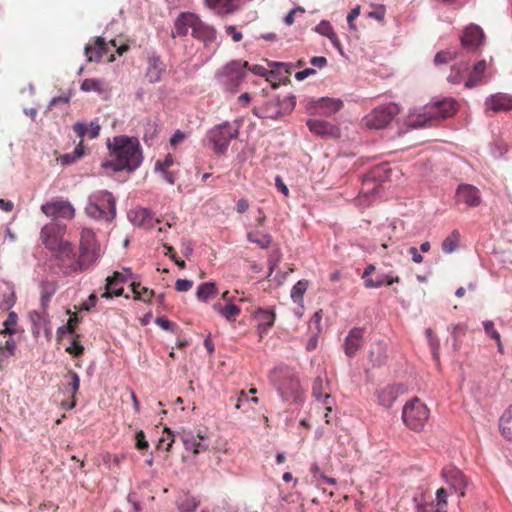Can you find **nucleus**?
<instances>
[{"instance_id": "0e129e2a", "label": "nucleus", "mask_w": 512, "mask_h": 512, "mask_svg": "<svg viewBox=\"0 0 512 512\" xmlns=\"http://www.w3.org/2000/svg\"><path fill=\"white\" fill-rule=\"evenodd\" d=\"M193 286V282L187 279H178L175 283V289L178 292H186L190 290Z\"/></svg>"}, {"instance_id": "7ed1b4c3", "label": "nucleus", "mask_w": 512, "mask_h": 512, "mask_svg": "<svg viewBox=\"0 0 512 512\" xmlns=\"http://www.w3.org/2000/svg\"><path fill=\"white\" fill-rule=\"evenodd\" d=\"M270 378L284 401L299 403L303 400V389L292 370L287 367H278L271 372Z\"/></svg>"}, {"instance_id": "a211bd4d", "label": "nucleus", "mask_w": 512, "mask_h": 512, "mask_svg": "<svg viewBox=\"0 0 512 512\" xmlns=\"http://www.w3.org/2000/svg\"><path fill=\"white\" fill-rule=\"evenodd\" d=\"M328 384L321 377H317L312 386V395L320 403L325 406L326 411L331 412L333 406V398L327 391Z\"/></svg>"}, {"instance_id": "774afa93", "label": "nucleus", "mask_w": 512, "mask_h": 512, "mask_svg": "<svg viewBox=\"0 0 512 512\" xmlns=\"http://www.w3.org/2000/svg\"><path fill=\"white\" fill-rule=\"evenodd\" d=\"M173 164V159L170 155H168L163 162L156 163V169L159 171L168 170V168Z\"/></svg>"}, {"instance_id": "4d7b16f0", "label": "nucleus", "mask_w": 512, "mask_h": 512, "mask_svg": "<svg viewBox=\"0 0 512 512\" xmlns=\"http://www.w3.org/2000/svg\"><path fill=\"white\" fill-rule=\"evenodd\" d=\"M17 320H18L17 314L15 312H10L8 314L7 319L3 323L4 328L2 330L5 332H10V333L14 334L15 333L14 327L17 324Z\"/></svg>"}, {"instance_id": "e433bc0d", "label": "nucleus", "mask_w": 512, "mask_h": 512, "mask_svg": "<svg viewBox=\"0 0 512 512\" xmlns=\"http://www.w3.org/2000/svg\"><path fill=\"white\" fill-rule=\"evenodd\" d=\"M416 398L408 401L403 407L402 419L408 428L411 430L416 429V412H415Z\"/></svg>"}, {"instance_id": "412c9836", "label": "nucleus", "mask_w": 512, "mask_h": 512, "mask_svg": "<svg viewBox=\"0 0 512 512\" xmlns=\"http://www.w3.org/2000/svg\"><path fill=\"white\" fill-rule=\"evenodd\" d=\"M191 34L195 39L202 41L205 46H209L216 41V30L212 26L205 24L199 18Z\"/></svg>"}, {"instance_id": "423d86ee", "label": "nucleus", "mask_w": 512, "mask_h": 512, "mask_svg": "<svg viewBox=\"0 0 512 512\" xmlns=\"http://www.w3.org/2000/svg\"><path fill=\"white\" fill-rule=\"evenodd\" d=\"M52 252L64 274L83 271L88 267L81 255L76 257L74 247L69 241L63 243L59 248L52 250Z\"/></svg>"}, {"instance_id": "b1692460", "label": "nucleus", "mask_w": 512, "mask_h": 512, "mask_svg": "<svg viewBox=\"0 0 512 512\" xmlns=\"http://www.w3.org/2000/svg\"><path fill=\"white\" fill-rule=\"evenodd\" d=\"M306 124L309 130L317 135L336 137L339 134L338 129L334 125L324 120L310 119Z\"/></svg>"}, {"instance_id": "9d476101", "label": "nucleus", "mask_w": 512, "mask_h": 512, "mask_svg": "<svg viewBox=\"0 0 512 512\" xmlns=\"http://www.w3.org/2000/svg\"><path fill=\"white\" fill-rule=\"evenodd\" d=\"M41 211L47 217L72 219L75 216V209L68 200L57 199L41 205Z\"/></svg>"}, {"instance_id": "f257e3e1", "label": "nucleus", "mask_w": 512, "mask_h": 512, "mask_svg": "<svg viewBox=\"0 0 512 512\" xmlns=\"http://www.w3.org/2000/svg\"><path fill=\"white\" fill-rule=\"evenodd\" d=\"M111 160L104 164L114 171H134L142 162L140 144L136 138L116 136L108 142Z\"/></svg>"}, {"instance_id": "dca6fc26", "label": "nucleus", "mask_w": 512, "mask_h": 512, "mask_svg": "<svg viewBox=\"0 0 512 512\" xmlns=\"http://www.w3.org/2000/svg\"><path fill=\"white\" fill-rule=\"evenodd\" d=\"M483 41V30L478 25L474 24L469 25L461 37V44L463 48L469 51H476L482 45Z\"/></svg>"}, {"instance_id": "338daca9", "label": "nucleus", "mask_w": 512, "mask_h": 512, "mask_svg": "<svg viewBox=\"0 0 512 512\" xmlns=\"http://www.w3.org/2000/svg\"><path fill=\"white\" fill-rule=\"evenodd\" d=\"M430 417V410L425 404H420L418 402V423L421 420H428Z\"/></svg>"}, {"instance_id": "f704fd0d", "label": "nucleus", "mask_w": 512, "mask_h": 512, "mask_svg": "<svg viewBox=\"0 0 512 512\" xmlns=\"http://www.w3.org/2000/svg\"><path fill=\"white\" fill-rule=\"evenodd\" d=\"M280 98L270 99L265 103V105L260 108V113L257 114L262 118L269 119H278L281 117V112L279 110Z\"/></svg>"}, {"instance_id": "5701e85b", "label": "nucleus", "mask_w": 512, "mask_h": 512, "mask_svg": "<svg viewBox=\"0 0 512 512\" xmlns=\"http://www.w3.org/2000/svg\"><path fill=\"white\" fill-rule=\"evenodd\" d=\"M197 19L198 16L193 13H181L175 21V32H173V37L186 36L190 29L192 32Z\"/></svg>"}, {"instance_id": "f8f14e48", "label": "nucleus", "mask_w": 512, "mask_h": 512, "mask_svg": "<svg viewBox=\"0 0 512 512\" xmlns=\"http://www.w3.org/2000/svg\"><path fill=\"white\" fill-rule=\"evenodd\" d=\"M80 255L89 266L97 258L95 234L91 229L84 228L80 235Z\"/></svg>"}, {"instance_id": "6e6552de", "label": "nucleus", "mask_w": 512, "mask_h": 512, "mask_svg": "<svg viewBox=\"0 0 512 512\" xmlns=\"http://www.w3.org/2000/svg\"><path fill=\"white\" fill-rule=\"evenodd\" d=\"M398 113L399 107L395 103L380 105L367 114L362 119V123L369 129H383Z\"/></svg>"}, {"instance_id": "a19ab883", "label": "nucleus", "mask_w": 512, "mask_h": 512, "mask_svg": "<svg viewBox=\"0 0 512 512\" xmlns=\"http://www.w3.org/2000/svg\"><path fill=\"white\" fill-rule=\"evenodd\" d=\"M131 288H132L135 300L149 302L155 295L153 290L146 288V287H142L140 283L133 282L131 284Z\"/></svg>"}, {"instance_id": "1a4fd4ad", "label": "nucleus", "mask_w": 512, "mask_h": 512, "mask_svg": "<svg viewBox=\"0 0 512 512\" xmlns=\"http://www.w3.org/2000/svg\"><path fill=\"white\" fill-rule=\"evenodd\" d=\"M66 231V226L60 225L57 222H50L44 225L40 231V239L43 245L50 251L59 248L66 241L63 236Z\"/></svg>"}, {"instance_id": "79ce46f5", "label": "nucleus", "mask_w": 512, "mask_h": 512, "mask_svg": "<svg viewBox=\"0 0 512 512\" xmlns=\"http://www.w3.org/2000/svg\"><path fill=\"white\" fill-rule=\"evenodd\" d=\"M66 377L70 379V381L68 382V387H69V389H70V391L72 393V401L67 406V408L68 409H72L76 405L75 395L78 392L79 387H80V378H79L78 374L76 372L72 371V370H70L67 373Z\"/></svg>"}, {"instance_id": "9b49d317", "label": "nucleus", "mask_w": 512, "mask_h": 512, "mask_svg": "<svg viewBox=\"0 0 512 512\" xmlns=\"http://www.w3.org/2000/svg\"><path fill=\"white\" fill-rule=\"evenodd\" d=\"M362 279L366 288H379L383 285H392L395 282H399L398 277L376 271V267L372 264L365 268Z\"/></svg>"}, {"instance_id": "7c9ffc66", "label": "nucleus", "mask_w": 512, "mask_h": 512, "mask_svg": "<svg viewBox=\"0 0 512 512\" xmlns=\"http://www.w3.org/2000/svg\"><path fill=\"white\" fill-rule=\"evenodd\" d=\"M73 131L81 139L80 142L82 143L85 136H88L90 139L96 138L99 135L100 126L93 122H91L89 126L84 123L77 122L73 125Z\"/></svg>"}, {"instance_id": "052dcab7", "label": "nucleus", "mask_w": 512, "mask_h": 512, "mask_svg": "<svg viewBox=\"0 0 512 512\" xmlns=\"http://www.w3.org/2000/svg\"><path fill=\"white\" fill-rule=\"evenodd\" d=\"M135 448L137 450H147L149 447L148 441L146 440L145 434L142 430L136 432L135 435Z\"/></svg>"}, {"instance_id": "ea45409f", "label": "nucleus", "mask_w": 512, "mask_h": 512, "mask_svg": "<svg viewBox=\"0 0 512 512\" xmlns=\"http://www.w3.org/2000/svg\"><path fill=\"white\" fill-rule=\"evenodd\" d=\"M217 294V287L214 282H205L198 286L196 296L198 300L207 302Z\"/></svg>"}, {"instance_id": "c03bdc74", "label": "nucleus", "mask_w": 512, "mask_h": 512, "mask_svg": "<svg viewBox=\"0 0 512 512\" xmlns=\"http://www.w3.org/2000/svg\"><path fill=\"white\" fill-rule=\"evenodd\" d=\"M84 155V147L81 145V142L75 147L72 153H67L61 155L58 160L62 165H69L75 162L77 159L81 158Z\"/></svg>"}, {"instance_id": "e2e57ef3", "label": "nucleus", "mask_w": 512, "mask_h": 512, "mask_svg": "<svg viewBox=\"0 0 512 512\" xmlns=\"http://www.w3.org/2000/svg\"><path fill=\"white\" fill-rule=\"evenodd\" d=\"M155 322L159 327L167 331L173 332L177 328V325L166 317H158Z\"/></svg>"}, {"instance_id": "09e8293b", "label": "nucleus", "mask_w": 512, "mask_h": 512, "mask_svg": "<svg viewBox=\"0 0 512 512\" xmlns=\"http://www.w3.org/2000/svg\"><path fill=\"white\" fill-rule=\"evenodd\" d=\"M79 322H80V318L78 317V315L76 313L72 314L70 316L68 322L65 325L58 328L57 334L62 335L64 333H69L72 335H76L75 328L79 324Z\"/></svg>"}, {"instance_id": "ddd939ff", "label": "nucleus", "mask_w": 512, "mask_h": 512, "mask_svg": "<svg viewBox=\"0 0 512 512\" xmlns=\"http://www.w3.org/2000/svg\"><path fill=\"white\" fill-rule=\"evenodd\" d=\"M109 45L117 47L116 40L111 39L109 43L103 37H95L93 43L85 46V55L88 61L99 62L109 51Z\"/></svg>"}, {"instance_id": "393cba45", "label": "nucleus", "mask_w": 512, "mask_h": 512, "mask_svg": "<svg viewBox=\"0 0 512 512\" xmlns=\"http://www.w3.org/2000/svg\"><path fill=\"white\" fill-rule=\"evenodd\" d=\"M254 319L257 322V328L260 334L266 333L275 322V313L270 310L259 308L254 312Z\"/></svg>"}, {"instance_id": "4be33fe9", "label": "nucleus", "mask_w": 512, "mask_h": 512, "mask_svg": "<svg viewBox=\"0 0 512 512\" xmlns=\"http://www.w3.org/2000/svg\"><path fill=\"white\" fill-rule=\"evenodd\" d=\"M363 329L353 328L348 333L344 341V351L348 357H353L362 346L363 343Z\"/></svg>"}, {"instance_id": "4c0bfd02", "label": "nucleus", "mask_w": 512, "mask_h": 512, "mask_svg": "<svg viewBox=\"0 0 512 512\" xmlns=\"http://www.w3.org/2000/svg\"><path fill=\"white\" fill-rule=\"evenodd\" d=\"M247 240L251 243H255L262 249H267L272 243V236L268 233H262L259 230H254L247 233Z\"/></svg>"}, {"instance_id": "864d4df0", "label": "nucleus", "mask_w": 512, "mask_h": 512, "mask_svg": "<svg viewBox=\"0 0 512 512\" xmlns=\"http://www.w3.org/2000/svg\"><path fill=\"white\" fill-rule=\"evenodd\" d=\"M483 327H484L485 333L488 336H490L492 339L497 341L499 350L501 351L502 347H501L500 334L495 329L493 321H491V320L484 321L483 322Z\"/></svg>"}, {"instance_id": "39448f33", "label": "nucleus", "mask_w": 512, "mask_h": 512, "mask_svg": "<svg viewBox=\"0 0 512 512\" xmlns=\"http://www.w3.org/2000/svg\"><path fill=\"white\" fill-rule=\"evenodd\" d=\"M85 211L91 218L112 220L116 215V204L112 193L108 191L93 193L89 197Z\"/></svg>"}, {"instance_id": "f3484780", "label": "nucleus", "mask_w": 512, "mask_h": 512, "mask_svg": "<svg viewBox=\"0 0 512 512\" xmlns=\"http://www.w3.org/2000/svg\"><path fill=\"white\" fill-rule=\"evenodd\" d=\"M485 106L488 110H491L495 113L511 111L512 96L503 93L491 95L486 98Z\"/></svg>"}, {"instance_id": "3c124183", "label": "nucleus", "mask_w": 512, "mask_h": 512, "mask_svg": "<svg viewBox=\"0 0 512 512\" xmlns=\"http://www.w3.org/2000/svg\"><path fill=\"white\" fill-rule=\"evenodd\" d=\"M81 90L84 92L96 91L98 93H102V83L101 81L95 79H85L81 83Z\"/></svg>"}, {"instance_id": "2f4dec72", "label": "nucleus", "mask_w": 512, "mask_h": 512, "mask_svg": "<svg viewBox=\"0 0 512 512\" xmlns=\"http://www.w3.org/2000/svg\"><path fill=\"white\" fill-rule=\"evenodd\" d=\"M400 392L399 386L389 385L381 389L378 393V401L382 406L389 408L392 406Z\"/></svg>"}, {"instance_id": "69168bd1", "label": "nucleus", "mask_w": 512, "mask_h": 512, "mask_svg": "<svg viewBox=\"0 0 512 512\" xmlns=\"http://www.w3.org/2000/svg\"><path fill=\"white\" fill-rule=\"evenodd\" d=\"M226 33L232 37L234 42H239L242 40L243 35L241 32L237 31L236 27L233 25H229L225 29Z\"/></svg>"}, {"instance_id": "0eeeda50", "label": "nucleus", "mask_w": 512, "mask_h": 512, "mask_svg": "<svg viewBox=\"0 0 512 512\" xmlns=\"http://www.w3.org/2000/svg\"><path fill=\"white\" fill-rule=\"evenodd\" d=\"M239 134V124L237 122H225L215 126L208 133L209 141L213 144V149L218 154H223L228 149L232 139L237 138Z\"/></svg>"}, {"instance_id": "c9c22d12", "label": "nucleus", "mask_w": 512, "mask_h": 512, "mask_svg": "<svg viewBox=\"0 0 512 512\" xmlns=\"http://www.w3.org/2000/svg\"><path fill=\"white\" fill-rule=\"evenodd\" d=\"M446 498H447V491L444 488H439L436 491V501H437L438 508H436L432 502L424 503V504H420L418 502V512H441L440 507L442 505L447 504Z\"/></svg>"}, {"instance_id": "c756f323", "label": "nucleus", "mask_w": 512, "mask_h": 512, "mask_svg": "<svg viewBox=\"0 0 512 512\" xmlns=\"http://www.w3.org/2000/svg\"><path fill=\"white\" fill-rule=\"evenodd\" d=\"M120 272H114L113 276L107 277L105 291L101 294L102 298H111L112 296H120L123 293V286L118 284Z\"/></svg>"}, {"instance_id": "cd10ccee", "label": "nucleus", "mask_w": 512, "mask_h": 512, "mask_svg": "<svg viewBox=\"0 0 512 512\" xmlns=\"http://www.w3.org/2000/svg\"><path fill=\"white\" fill-rule=\"evenodd\" d=\"M381 168L374 169L369 175H367L363 180V186L361 193L364 196L372 195L378 193L381 185L376 183V179L380 177Z\"/></svg>"}, {"instance_id": "2eb2a0df", "label": "nucleus", "mask_w": 512, "mask_h": 512, "mask_svg": "<svg viewBox=\"0 0 512 512\" xmlns=\"http://www.w3.org/2000/svg\"><path fill=\"white\" fill-rule=\"evenodd\" d=\"M181 439L185 449L192 451L195 455L206 451L209 447L206 436L200 431L197 434L192 431H183Z\"/></svg>"}, {"instance_id": "bf43d9fd", "label": "nucleus", "mask_w": 512, "mask_h": 512, "mask_svg": "<svg viewBox=\"0 0 512 512\" xmlns=\"http://www.w3.org/2000/svg\"><path fill=\"white\" fill-rule=\"evenodd\" d=\"M316 32L319 34L329 37L334 31L332 25L328 21H321L315 28Z\"/></svg>"}, {"instance_id": "de8ad7c7", "label": "nucleus", "mask_w": 512, "mask_h": 512, "mask_svg": "<svg viewBox=\"0 0 512 512\" xmlns=\"http://www.w3.org/2000/svg\"><path fill=\"white\" fill-rule=\"evenodd\" d=\"M208 7L218 9V13L228 14L231 10L232 0H205Z\"/></svg>"}, {"instance_id": "603ef678", "label": "nucleus", "mask_w": 512, "mask_h": 512, "mask_svg": "<svg viewBox=\"0 0 512 512\" xmlns=\"http://www.w3.org/2000/svg\"><path fill=\"white\" fill-rule=\"evenodd\" d=\"M79 338L78 334L74 335L71 345L66 348V352L74 357H80L84 352V347L80 343Z\"/></svg>"}, {"instance_id": "49530a36", "label": "nucleus", "mask_w": 512, "mask_h": 512, "mask_svg": "<svg viewBox=\"0 0 512 512\" xmlns=\"http://www.w3.org/2000/svg\"><path fill=\"white\" fill-rule=\"evenodd\" d=\"M459 233L454 230L451 235L446 237L442 243V249L446 253L454 252L459 246Z\"/></svg>"}, {"instance_id": "20e7f679", "label": "nucleus", "mask_w": 512, "mask_h": 512, "mask_svg": "<svg viewBox=\"0 0 512 512\" xmlns=\"http://www.w3.org/2000/svg\"><path fill=\"white\" fill-rule=\"evenodd\" d=\"M247 67V61L234 60L227 63L215 73L217 85L225 92L236 93L246 76Z\"/></svg>"}, {"instance_id": "bb28decb", "label": "nucleus", "mask_w": 512, "mask_h": 512, "mask_svg": "<svg viewBox=\"0 0 512 512\" xmlns=\"http://www.w3.org/2000/svg\"><path fill=\"white\" fill-rule=\"evenodd\" d=\"M342 102L331 98H321L316 102L315 110L316 113L323 115H331L340 110Z\"/></svg>"}, {"instance_id": "f03ea898", "label": "nucleus", "mask_w": 512, "mask_h": 512, "mask_svg": "<svg viewBox=\"0 0 512 512\" xmlns=\"http://www.w3.org/2000/svg\"><path fill=\"white\" fill-rule=\"evenodd\" d=\"M458 104L453 98L432 100L418 113V128L437 126L442 119L450 118L457 112Z\"/></svg>"}, {"instance_id": "6ab92c4d", "label": "nucleus", "mask_w": 512, "mask_h": 512, "mask_svg": "<svg viewBox=\"0 0 512 512\" xmlns=\"http://www.w3.org/2000/svg\"><path fill=\"white\" fill-rule=\"evenodd\" d=\"M442 475L451 489L455 492L459 491L460 495L464 496V490L467 487V480L465 475L459 469H445L443 470Z\"/></svg>"}, {"instance_id": "37998d69", "label": "nucleus", "mask_w": 512, "mask_h": 512, "mask_svg": "<svg viewBox=\"0 0 512 512\" xmlns=\"http://www.w3.org/2000/svg\"><path fill=\"white\" fill-rule=\"evenodd\" d=\"M269 67L271 68L269 74H271V79L274 75L279 77L285 76L288 77L291 74L292 65L283 62H271L269 63Z\"/></svg>"}, {"instance_id": "a18cd8bd", "label": "nucleus", "mask_w": 512, "mask_h": 512, "mask_svg": "<svg viewBox=\"0 0 512 512\" xmlns=\"http://www.w3.org/2000/svg\"><path fill=\"white\" fill-rule=\"evenodd\" d=\"M199 506V501L189 495H185L179 502L178 508L181 512H195Z\"/></svg>"}, {"instance_id": "5fc2aeb1", "label": "nucleus", "mask_w": 512, "mask_h": 512, "mask_svg": "<svg viewBox=\"0 0 512 512\" xmlns=\"http://www.w3.org/2000/svg\"><path fill=\"white\" fill-rule=\"evenodd\" d=\"M456 54L450 50H442L436 53L434 63L436 65L446 64L455 58Z\"/></svg>"}, {"instance_id": "c85d7f7f", "label": "nucleus", "mask_w": 512, "mask_h": 512, "mask_svg": "<svg viewBox=\"0 0 512 512\" xmlns=\"http://www.w3.org/2000/svg\"><path fill=\"white\" fill-rule=\"evenodd\" d=\"M12 336V333L0 330V356L3 358L14 355L16 343Z\"/></svg>"}, {"instance_id": "13d9d810", "label": "nucleus", "mask_w": 512, "mask_h": 512, "mask_svg": "<svg viewBox=\"0 0 512 512\" xmlns=\"http://www.w3.org/2000/svg\"><path fill=\"white\" fill-rule=\"evenodd\" d=\"M373 10L368 13V17L373 18L377 21H383L386 14V8L384 5H371Z\"/></svg>"}, {"instance_id": "473e14b6", "label": "nucleus", "mask_w": 512, "mask_h": 512, "mask_svg": "<svg viewBox=\"0 0 512 512\" xmlns=\"http://www.w3.org/2000/svg\"><path fill=\"white\" fill-rule=\"evenodd\" d=\"M499 430L507 441L512 442V405L501 415L499 419Z\"/></svg>"}, {"instance_id": "a878e982", "label": "nucleus", "mask_w": 512, "mask_h": 512, "mask_svg": "<svg viewBox=\"0 0 512 512\" xmlns=\"http://www.w3.org/2000/svg\"><path fill=\"white\" fill-rule=\"evenodd\" d=\"M213 310L229 322H235L241 312V309L234 303L222 305L218 302L213 305Z\"/></svg>"}, {"instance_id": "58836bf2", "label": "nucleus", "mask_w": 512, "mask_h": 512, "mask_svg": "<svg viewBox=\"0 0 512 512\" xmlns=\"http://www.w3.org/2000/svg\"><path fill=\"white\" fill-rule=\"evenodd\" d=\"M309 287V281L306 279L299 280L291 289V299L294 303L303 308V297Z\"/></svg>"}, {"instance_id": "aec40b11", "label": "nucleus", "mask_w": 512, "mask_h": 512, "mask_svg": "<svg viewBox=\"0 0 512 512\" xmlns=\"http://www.w3.org/2000/svg\"><path fill=\"white\" fill-rule=\"evenodd\" d=\"M165 70L166 65L164 64L159 55L152 54L149 56L148 66L146 70V78L150 83L159 82Z\"/></svg>"}, {"instance_id": "4468645a", "label": "nucleus", "mask_w": 512, "mask_h": 512, "mask_svg": "<svg viewBox=\"0 0 512 512\" xmlns=\"http://www.w3.org/2000/svg\"><path fill=\"white\" fill-rule=\"evenodd\" d=\"M458 204H465L467 207H477L481 202L479 190L470 184H460L455 194Z\"/></svg>"}, {"instance_id": "72a5a7b5", "label": "nucleus", "mask_w": 512, "mask_h": 512, "mask_svg": "<svg viewBox=\"0 0 512 512\" xmlns=\"http://www.w3.org/2000/svg\"><path fill=\"white\" fill-rule=\"evenodd\" d=\"M487 68V64L485 60L478 61L474 67L472 72L470 73L467 81L465 82L466 88H474L482 82V75Z\"/></svg>"}, {"instance_id": "8fccbe9b", "label": "nucleus", "mask_w": 512, "mask_h": 512, "mask_svg": "<svg viewBox=\"0 0 512 512\" xmlns=\"http://www.w3.org/2000/svg\"><path fill=\"white\" fill-rule=\"evenodd\" d=\"M295 105L296 99L293 95H287L280 99L279 110L281 112V116L292 112Z\"/></svg>"}, {"instance_id": "6e6d98bb", "label": "nucleus", "mask_w": 512, "mask_h": 512, "mask_svg": "<svg viewBox=\"0 0 512 512\" xmlns=\"http://www.w3.org/2000/svg\"><path fill=\"white\" fill-rule=\"evenodd\" d=\"M425 334L428 338L429 345L432 350V354L435 360L439 359V341L434 336L432 329L428 328L425 331Z\"/></svg>"}, {"instance_id": "680f3d73", "label": "nucleus", "mask_w": 512, "mask_h": 512, "mask_svg": "<svg viewBox=\"0 0 512 512\" xmlns=\"http://www.w3.org/2000/svg\"><path fill=\"white\" fill-rule=\"evenodd\" d=\"M247 70H250L255 75L265 77L267 81H272L271 74H269L270 70H267L265 67L261 65H254L252 67L248 65Z\"/></svg>"}]
</instances>
